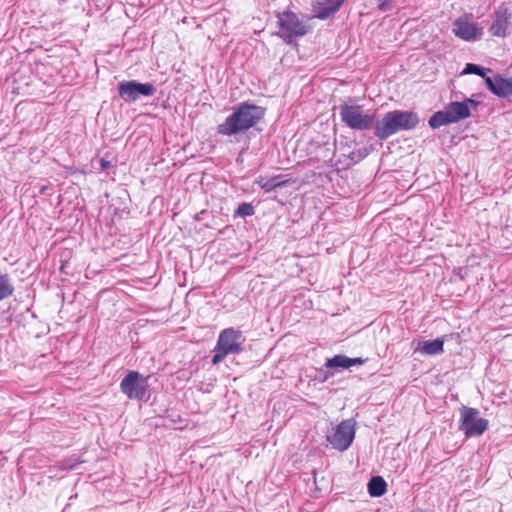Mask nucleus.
I'll return each mask as SVG.
<instances>
[{
  "mask_svg": "<svg viewBox=\"0 0 512 512\" xmlns=\"http://www.w3.org/2000/svg\"><path fill=\"white\" fill-rule=\"evenodd\" d=\"M265 109L251 103H240L234 107L223 123L217 127V132L224 136H234L245 133L255 126L264 116Z\"/></svg>",
  "mask_w": 512,
  "mask_h": 512,
  "instance_id": "f257e3e1",
  "label": "nucleus"
},
{
  "mask_svg": "<svg viewBox=\"0 0 512 512\" xmlns=\"http://www.w3.org/2000/svg\"><path fill=\"white\" fill-rule=\"evenodd\" d=\"M419 123L418 115L408 110H393L386 113L374 125V135L380 140H386L399 131L414 129Z\"/></svg>",
  "mask_w": 512,
  "mask_h": 512,
  "instance_id": "f03ea898",
  "label": "nucleus"
},
{
  "mask_svg": "<svg viewBox=\"0 0 512 512\" xmlns=\"http://www.w3.org/2000/svg\"><path fill=\"white\" fill-rule=\"evenodd\" d=\"M244 342L245 338L241 331L234 328H226L222 330L213 350L214 356L212 357V364L217 365L222 362L227 355L239 354L242 352Z\"/></svg>",
  "mask_w": 512,
  "mask_h": 512,
  "instance_id": "7ed1b4c3",
  "label": "nucleus"
},
{
  "mask_svg": "<svg viewBox=\"0 0 512 512\" xmlns=\"http://www.w3.org/2000/svg\"><path fill=\"white\" fill-rule=\"evenodd\" d=\"M341 121L354 130H368L374 128L375 112L364 111L360 105L344 102L339 107Z\"/></svg>",
  "mask_w": 512,
  "mask_h": 512,
  "instance_id": "20e7f679",
  "label": "nucleus"
},
{
  "mask_svg": "<svg viewBox=\"0 0 512 512\" xmlns=\"http://www.w3.org/2000/svg\"><path fill=\"white\" fill-rule=\"evenodd\" d=\"M459 429L467 437H477L482 435L488 428V420L480 417V412L476 408L462 407L460 410Z\"/></svg>",
  "mask_w": 512,
  "mask_h": 512,
  "instance_id": "39448f33",
  "label": "nucleus"
},
{
  "mask_svg": "<svg viewBox=\"0 0 512 512\" xmlns=\"http://www.w3.org/2000/svg\"><path fill=\"white\" fill-rule=\"evenodd\" d=\"M148 378L138 371L130 370L121 380L120 390L131 400H143L148 391Z\"/></svg>",
  "mask_w": 512,
  "mask_h": 512,
  "instance_id": "423d86ee",
  "label": "nucleus"
},
{
  "mask_svg": "<svg viewBox=\"0 0 512 512\" xmlns=\"http://www.w3.org/2000/svg\"><path fill=\"white\" fill-rule=\"evenodd\" d=\"M156 87L152 83H140L136 80L122 81L118 84L119 97L126 102H136L141 97L153 96Z\"/></svg>",
  "mask_w": 512,
  "mask_h": 512,
  "instance_id": "0eeeda50",
  "label": "nucleus"
},
{
  "mask_svg": "<svg viewBox=\"0 0 512 512\" xmlns=\"http://www.w3.org/2000/svg\"><path fill=\"white\" fill-rule=\"evenodd\" d=\"M355 437V424L353 420L340 422L334 432L327 436V441L339 451L347 450Z\"/></svg>",
  "mask_w": 512,
  "mask_h": 512,
  "instance_id": "6e6552de",
  "label": "nucleus"
},
{
  "mask_svg": "<svg viewBox=\"0 0 512 512\" xmlns=\"http://www.w3.org/2000/svg\"><path fill=\"white\" fill-rule=\"evenodd\" d=\"M478 102L467 98L462 102L454 101L449 103L445 108L453 123L459 122L471 115V109L476 108Z\"/></svg>",
  "mask_w": 512,
  "mask_h": 512,
  "instance_id": "1a4fd4ad",
  "label": "nucleus"
},
{
  "mask_svg": "<svg viewBox=\"0 0 512 512\" xmlns=\"http://www.w3.org/2000/svg\"><path fill=\"white\" fill-rule=\"evenodd\" d=\"M345 0H314L312 13L314 18L327 19L335 14L343 5Z\"/></svg>",
  "mask_w": 512,
  "mask_h": 512,
  "instance_id": "9d476101",
  "label": "nucleus"
},
{
  "mask_svg": "<svg viewBox=\"0 0 512 512\" xmlns=\"http://www.w3.org/2000/svg\"><path fill=\"white\" fill-rule=\"evenodd\" d=\"M487 88L495 95L507 98L512 95V77L504 78L495 76L494 78L485 77Z\"/></svg>",
  "mask_w": 512,
  "mask_h": 512,
  "instance_id": "9b49d317",
  "label": "nucleus"
},
{
  "mask_svg": "<svg viewBox=\"0 0 512 512\" xmlns=\"http://www.w3.org/2000/svg\"><path fill=\"white\" fill-rule=\"evenodd\" d=\"M367 359L357 357L349 358L346 355L338 354L326 360L325 366L331 369H348L351 366L363 365Z\"/></svg>",
  "mask_w": 512,
  "mask_h": 512,
  "instance_id": "f8f14e48",
  "label": "nucleus"
},
{
  "mask_svg": "<svg viewBox=\"0 0 512 512\" xmlns=\"http://www.w3.org/2000/svg\"><path fill=\"white\" fill-rule=\"evenodd\" d=\"M443 346L444 340L441 338L432 341L420 340L414 351L422 355H439L444 351Z\"/></svg>",
  "mask_w": 512,
  "mask_h": 512,
  "instance_id": "ddd939ff",
  "label": "nucleus"
},
{
  "mask_svg": "<svg viewBox=\"0 0 512 512\" xmlns=\"http://www.w3.org/2000/svg\"><path fill=\"white\" fill-rule=\"evenodd\" d=\"M278 24L285 32H305L298 17L292 12H285L278 16Z\"/></svg>",
  "mask_w": 512,
  "mask_h": 512,
  "instance_id": "4468645a",
  "label": "nucleus"
},
{
  "mask_svg": "<svg viewBox=\"0 0 512 512\" xmlns=\"http://www.w3.org/2000/svg\"><path fill=\"white\" fill-rule=\"evenodd\" d=\"M255 182L266 192L283 187L287 183L286 180L282 179V176H275L271 178L260 176Z\"/></svg>",
  "mask_w": 512,
  "mask_h": 512,
  "instance_id": "2eb2a0df",
  "label": "nucleus"
},
{
  "mask_svg": "<svg viewBox=\"0 0 512 512\" xmlns=\"http://www.w3.org/2000/svg\"><path fill=\"white\" fill-rule=\"evenodd\" d=\"M387 484L380 476L372 477L368 483V492L372 497H380L386 492Z\"/></svg>",
  "mask_w": 512,
  "mask_h": 512,
  "instance_id": "dca6fc26",
  "label": "nucleus"
},
{
  "mask_svg": "<svg viewBox=\"0 0 512 512\" xmlns=\"http://www.w3.org/2000/svg\"><path fill=\"white\" fill-rule=\"evenodd\" d=\"M429 126L432 129H437L441 126L453 123L446 108L442 111L435 112L429 119Z\"/></svg>",
  "mask_w": 512,
  "mask_h": 512,
  "instance_id": "f3484780",
  "label": "nucleus"
},
{
  "mask_svg": "<svg viewBox=\"0 0 512 512\" xmlns=\"http://www.w3.org/2000/svg\"><path fill=\"white\" fill-rule=\"evenodd\" d=\"M14 293V286L7 274L0 273V300H4Z\"/></svg>",
  "mask_w": 512,
  "mask_h": 512,
  "instance_id": "a211bd4d",
  "label": "nucleus"
},
{
  "mask_svg": "<svg viewBox=\"0 0 512 512\" xmlns=\"http://www.w3.org/2000/svg\"><path fill=\"white\" fill-rule=\"evenodd\" d=\"M507 12L498 11L495 21L492 24L491 32H504L507 29Z\"/></svg>",
  "mask_w": 512,
  "mask_h": 512,
  "instance_id": "6ab92c4d",
  "label": "nucleus"
},
{
  "mask_svg": "<svg viewBox=\"0 0 512 512\" xmlns=\"http://www.w3.org/2000/svg\"><path fill=\"white\" fill-rule=\"evenodd\" d=\"M457 28L453 29V32H478V28L467 21V18H460L457 22Z\"/></svg>",
  "mask_w": 512,
  "mask_h": 512,
  "instance_id": "aec40b11",
  "label": "nucleus"
},
{
  "mask_svg": "<svg viewBox=\"0 0 512 512\" xmlns=\"http://www.w3.org/2000/svg\"><path fill=\"white\" fill-rule=\"evenodd\" d=\"M485 69L479 65L468 63L466 64L464 70L461 72V75H467V74H476L481 77H485Z\"/></svg>",
  "mask_w": 512,
  "mask_h": 512,
  "instance_id": "412c9836",
  "label": "nucleus"
},
{
  "mask_svg": "<svg viewBox=\"0 0 512 512\" xmlns=\"http://www.w3.org/2000/svg\"><path fill=\"white\" fill-rule=\"evenodd\" d=\"M254 214V207L249 203H242L238 206L236 210V215L245 217L251 216Z\"/></svg>",
  "mask_w": 512,
  "mask_h": 512,
  "instance_id": "4be33fe9",
  "label": "nucleus"
},
{
  "mask_svg": "<svg viewBox=\"0 0 512 512\" xmlns=\"http://www.w3.org/2000/svg\"><path fill=\"white\" fill-rule=\"evenodd\" d=\"M277 35L280 36L285 43L291 45V44L295 43L297 36H302L303 34H277Z\"/></svg>",
  "mask_w": 512,
  "mask_h": 512,
  "instance_id": "5701e85b",
  "label": "nucleus"
},
{
  "mask_svg": "<svg viewBox=\"0 0 512 512\" xmlns=\"http://www.w3.org/2000/svg\"><path fill=\"white\" fill-rule=\"evenodd\" d=\"M379 8L386 12L390 11L392 9V3L391 0H378Z\"/></svg>",
  "mask_w": 512,
  "mask_h": 512,
  "instance_id": "b1692460",
  "label": "nucleus"
},
{
  "mask_svg": "<svg viewBox=\"0 0 512 512\" xmlns=\"http://www.w3.org/2000/svg\"><path fill=\"white\" fill-rule=\"evenodd\" d=\"M465 41H476L479 39L480 34H457Z\"/></svg>",
  "mask_w": 512,
  "mask_h": 512,
  "instance_id": "393cba45",
  "label": "nucleus"
},
{
  "mask_svg": "<svg viewBox=\"0 0 512 512\" xmlns=\"http://www.w3.org/2000/svg\"><path fill=\"white\" fill-rule=\"evenodd\" d=\"M109 166H110V162H108V161H106V160H104V159H102V160H101V167H102L103 169H106V168H108Z\"/></svg>",
  "mask_w": 512,
  "mask_h": 512,
  "instance_id": "a878e982",
  "label": "nucleus"
}]
</instances>
